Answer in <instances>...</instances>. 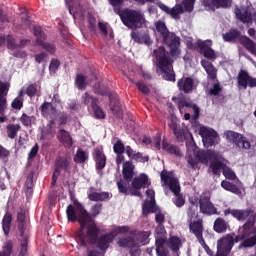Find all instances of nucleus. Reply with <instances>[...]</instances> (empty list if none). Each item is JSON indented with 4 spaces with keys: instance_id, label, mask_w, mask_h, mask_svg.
I'll return each mask as SVG.
<instances>
[{
    "instance_id": "f257e3e1",
    "label": "nucleus",
    "mask_w": 256,
    "mask_h": 256,
    "mask_svg": "<svg viewBox=\"0 0 256 256\" xmlns=\"http://www.w3.org/2000/svg\"><path fill=\"white\" fill-rule=\"evenodd\" d=\"M66 215L68 221L71 223H77V221L79 222L80 228L75 233V240L79 247H87V241L85 240L86 226V234L90 239V245H95L97 243V237H99V227H97L91 213L87 212V209H85L79 200L74 199L73 205L70 204L67 206Z\"/></svg>"
},
{
    "instance_id": "f03ea898",
    "label": "nucleus",
    "mask_w": 256,
    "mask_h": 256,
    "mask_svg": "<svg viewBox=\"0 0 256 256\" xmlns=\"http://www.w3.org/2000/svg\"><path fill=\"white\" fill-rule=\"evenodd\" d=\"M171 175H173V172L162 170L160 173V179L163 185L168 186L170 191L175 195L176 199L174 200V204L176 207H183V205H185V199H183V196L180 194L181 185H179V180Z\"/></svg>"
},
{
    "instance_id": "7ed1b4c3",
    "label": "nucleus",
    "mask_w": 256,
    "mask_h": 256,
    "mask_svg": "<svg viewBox=\"0 0 256 256\" xmlns=\"http://www.w3.org/2000/svg\"><path fill=\"white\" fill-rule=\"evenodd\" d=\"M114 13L119 15L122 23L130 29H139L143 25V14L137 10L115 8Z\"/></svg>"
},
{
    "instance_id": "20e7f679",
    "label": "nucleus",
    "mask_w": 256,
    "mask_h": 256,
    "mask_svg": "<svg viewBox=\"0 0 256 256\" xmlns=\"http://www.w3.org/2000/svg\"><path fill=\"white\" fill-rule=\"evenodd\" d=\"M153 57L156 61V67L159 71H165L173 65V58H171V53L167 52L165 47L160 46L153 51Z\"/></svg>"
},
{
    "instance_id": "39448f33",
    "label": "nucleus",
    "mask_w": 256,
    "mask_h": 256,
    "mask_svg": "<svg viewBox=\"0 0 256 256\" xmlns=\"http://www.w3.org/2000/svg\"><path fill=\"white\" fill-rule=\"evenodd\" d=\"M224 137L228 141V143H232L237 146L239 149H251V142L247 139V137L243 136L232 130H227L224 132Z\"/></svg>"
},
{
    "instance_id": "423d86ee",
    "label": "nucleus",
    "mask_w": 256,
    "mask_h": 256,
    "mask_svg": "<svg viewBox=\"0 0 256 256\" xmlns=\"http://www.w3.org/2000/svg\"><path fill=\"white\" fill-rule=\"evenodd\" d=\"M162 43L170 49L171 57H179L181 55V38L171 32L162 39Z\"/></svg>"
},
{
    "instance_id": "0eeeda50",
    "label": "nucleus",
    "mask_w": 256,
    "mask_h": 256,
    "mask_svg": "<svg viewBox=\"0 0 256 256\" xmlns=\"http://www.w3.org/2000/svg\"><path fill=\"white\" fill-rule=\"evenodd\" d=\"M33 33L36 37V43L39 45V47H42V49H45L50 55H53L55 53V45L51 43H45L47 40V34L43 31V28L41 26H33Z\"/></svg>"
},
{
    "instance_id": "6e6552de",
    "label": "nucleus",
    "mask_w": 256,
    "mask_h": 256,
    "mask_svg": "<svg viewBox=\"0 0 256 256\" xmlns=\"http://www.w3.org/2000/svg\"><path fill=\"white\" fill-rule=\"evenodd\" d=\"M199 135L202 137V141L205 147H213L217 139H219V134L217 131L205 126L200 127Z\"/></svg>"
},
{
    "instance_id": "1a4fd4ad",
    "label": "nucleus",
    "mask_w": 256,
    "mask_h": 256,
    "mask_svg": "<svg viewBox=\"0 0 256 256\" xmlns=\"http://www.w3.org/2000/svg\"><path fill=\"white\" fill-rule=\"evenodd\" d=\"M189 227L190 231L195 235L196 239L199 241L200 245H202L203 249H205V251L209 250V246L203 238V220L190 222Z\"/></svg>"
},
{
    "instance_id": "9d476101",
    "label": "nucleus",
    "mask_w": 256,
    "mask_h": 256,
    "mask_svg": "<svg viewBox=\"0 0 256 256\" xmlns=\"http://www.w3.org/2000/svg\"><path fill=\"white\" fill-rule=\"evenodd\" d=\"M196 159L198 163L209 165V161H217L219 159V153L215 152V150H199L196 151Z\"/></svg>"
},
{
    "instance_id": "9b49d317",
    "label": "nucleus",
    "mask_w": 256,
    "mask_h": 256,
    "mask_svg": "<svg viewBox=\"0 0 256 256\" xmlns=\"http://www.w3.org/2000/svg\"><path fill=\"white\" fill-rule=\"evenodd\" d=\"M200 213L203 215H221L217 212V208L211 202L210 197H203L199 200Z\"/></svg>"
},
{
    "instance_id": "f8f14e48",
    "label": "nucleus",
    "mask_w": 256,
    "mask_h": 256,
    "mask_svg": "<svg viewBox=\"0 0 256 256\" xmlns=\"http://www.w3.org/2000/svg\"><path fill=\"white\" fill-rule=\"evenodd\" d=\"M235 245V240L231 234H227L225 237H222L217 242V251L220 253H231V249Z\"/></svg>"
},
{
    "instance_id": "ddd939ff",
    "label": "nucleus",
    "mask_w": 256,
    "mask_h": 256,
    "mask_svg": "<svg viewBox=\"0 0 256 256\" xmlns=\"http://www.w3.org/2000/svg\"><path fill=\"white\" fill-rule=\"evenodd\" d=\"M238 87L242 89H247V87L253 88L256 87V78L251 77L249 72L245 70H240L238 73Z\"/></svg>"
},
{
    "instance_id": "4468645a",
    "label": "nucleus",
    "mask_w": 256,
    "mask_h": 256,
    "mask_svg": "<svg viewBox=\"0 0 256 256\" xmlns=\"http://www.w3.org/2000/svg\"><path fill=\"white\" fill-rule=\"evenodd\" d=\"M92 155L95 161L96 171H103L107 166V156L105 155V152H103V148H95Z\"/></svg>"
},
{
    "instance_id": "2eb2a0df",
    "label": "nucleus",
    "mask_w": 256,
    "mask_h": 256,
    "mask_svg": "<svg viewBox=\"0 0 256 256\" xmlns=\"http://www.w3.org/2000/svg\"><path fill=\"white\" fill-rule=\"evenodd\" d=\"M11 84L0 80V115H5L7 109V95H9Z\"/></svg>"
},
{
    "instance_id": "dca6fc26",
    "label": "nucleus",
    "mask_w": 256,
    "mask_h": 256,
    "mask_svg": "<svg viewBox=\"0 0 256 256\" xmlns=\"http://www.w3.org/2000/svg\"><path fill=\"white\" fill-rule=\"evenodd\" d=\"M130 37L132 41H134L135 43H139L140 45H153V40H151V36H149V33L145 31H132Z\"/></svg>"
},
{
    "instance_id": "f3484780",
    "label": "nucleus",
    "mask_w": 256,
    "mask_h": 256,
    "mask_svg": "<svg viewBox=\"0 0 256 256\" xmlns=\"http://www.w3.org/2000/svg\"><path fill=\"white\" fill-rule=\"evenodd\" d=\"M251 213H253L252 209L239 210L228 208L224 210L225 217H227V215H232V217L237 219V221H245V219H247Z\"/></svg>"
},
{
    "instance_id": "a211bd4d",
    "label": "nucleus",
    "mask_w": 256,
    "mask_h": 256,
    "mask_svg": "<svg viewBox=\"0 0 256 256\" xmlns=\"http://www.w3.org/2000/svg\"><path fill=\"white\" fill-rule=\"evenodd\" d=\"M233 0H204V7L209 9H230Z\"/></svg>"
},
{
    "instance_id": "6ab92c4d",
    "label": "nucleus",
    "mask_w": 256,
    "mask_h": 256,
    "mask_svg": "<svg viewBox=\"0 0 256 256\" xmlns=\"http://www.w3.org/2000/svg\"><path fill=\"white\" fill-rule=\"evenodd\" d=\"M71 169V159L67 157L59 156L55 160V173L57 175H61V171H64L65 173H69V170Z\"/></svg>"
},
{
    "instance_id": "aec40b11",
    "label": "nucleus",
    "mask_w": 256,
    "mask_h": 256,
    "mask_svg": "<svg viewBox=\"0 0 256 256\" xmlns=\"http://www.w3.org/2000/svg\"><path fill=\"white\" fill-rule=\"evenodd\" d=\"M197 47L200 49V53L206 59H210V61H215L217 59V54H215V50L207 45V42L199 40L197 42Z\"/></svg>"
},
{
    "instance_id": "412c9836",
    "label": "nucleus",
    "mask_w": 256,
    "mask_h": 256,
    "mask_svg": "<svg viewBox=\"0 0 256 256\" xmlns=\"http://www.w3.org/2000/svg\"><path fill=\"white\" fill-rule=\"evenodd\" d=\"M160 9L164 11V13H167V15H170L172 19H181V16L179 15L185 13L183 5L181 4H176L173 8H169L167 5L162 4Z\"/></svg>"
},
{
    "instance_id": "4be33fe9",
    "label": "nucleus",
    "mask_w": 256,
    "mask_h": 256,
    "mask_svg": "<svg viewBox=\"0 0 256 256\" xmlns=\"http://www.w3.org/2000/svg\"><path fill=\"white\" fill-rule=\"evenodd\" d=\"M113 239H115V236L110 234H104L100 237L96 238V247L97 249H100V251H107L109 249V245L113 243Z\"/></svg>"
},
{
    "instance_id": "5701e85b",
    "label": "nucleus",
    "mask_w": 256,
    "mask_h": 256,
    "mask_svg": "<svg viewBox=\"0 0 256 256\" xmlns=\"http://www.w3.org/2000/svg\"><path fill=\"white\" fill-rule=\"evenodd\" d=\"M193 85H195V82L191 77L181 78L177 82V87L179 91L186 94L191 93L193 91Z\"/></svg>"
},
{
    "instance_id": "b1692460",
    "label": "nucleus",
    "mask_w": 256,
    "mask_h": 256,
    "mask_svg": "<svg viewBox=\"0 0 256 256\" xmlns=\"http://www.w3.org/2000/svg\"><path fill=\"white\" fill-rule=\"evenodd\" d=\"M135 165L131 161H125L122 166V175L124 181L131 183L133 176L135 175Z\"/></svg>"
},
{
    "instance_id": "393cba45",
    "label": "nucleus",
    "mask_w": 256,
    "mask_h": 256,
    "mask_svg": "<svg viewBox=\"0 0 256 256\" xmlns=\"http://www.w3.org/2000/svg\"><path fill=\"white\" fill-rule=\"evenodd\" d=\"M57 139L64 147H67L68 149H71L73 147V137H71V134L69 131L65 129H60L57 133Z\"/></svg>"
},
{
    "instance_id": "a878e982",
    "label": "nucleus",
    "mask_w": 256,
    "mask_h": 256,
    "mask_svg": "<svg viewBox=\"0 0 256 256\" xmlns=\"http://www.w3.org/2000/svg\"><path fill=\"white\" fill-rule=\"evenodd\" d=\"M201 65L207 73V79L215 81V79H217V68L213 66V63L208 60H201Z\"/></svg>"
},
{
    "instance_id": "bb28decb",
    "label": "nucleus",
    "mask_w": 256,
    "mask_h": 256,
    "mask_svg": "<svg viewBox=\"0 0 256 256\" xmlns=\"http://www.w3.org/2000/svg\"><path fill=\"white\" fill-rule=\"evenodd\" d=\"M240 44L248 53H251V55H254L256 57V43L251 38L247 36H241L239 40Z\"/></svg>"
},
{
    "instance_id": "cd10ccee",
    "label": "nucleus",
    "mask_w": 256,
    "mask_h": 256,
    "mask_svg": "<svg viewBox=\"0 0 256 256\" xmlns=\"http://www.w3.org/2000/svg\"><path fill=\"white\" fill-rule=\"evenodd\" d=\"M167 245L169 249H171V251L176 254V256H179V250L181 249V247H183V242L181 241V238H179L178 236H170L167 241Z\"/></svg>"
},
{
    "instance_id": "c85d7f7f",
    "label": "nucleus",
    "mask_w": 256,
    "mask_h": 256,
    "mask_svg": "<svg viewBox=\"0 0 256 256\" xmlns=\"http://www.w3.org/2000/svg\"><path fill=\"white\" fill-rule=\"evenodd\" d=\"M169 128L173 131L176 140L179 143H183L185 140V129L175 122L170 123Z\"/></svg>"
},
{
    "instance_id": "c756f323",
    "label": "nucleus",
    "mask_w": 256,
    "mask_h": 256,
    "mask_svg": "<svg viewBox=\"0 0 256 256\" xmlns=\"http://www.w3.org/2000/svg\"><path fill=\"white\" fill-rule=\"evenodd\" d=\"M130 235L136 237V241H138V243H141V245H147L149 243V237H151V231L134 230L130 232Z\"/></svg>"
},
{
    "instance_id": "7c9ffc66",
    "label": "nucleus",
    "mask_w": 256,
    "mask_h": 256,
    "mask_svg": "<svg viewBox=\"0 0 256 256\" xmlns=\"http://www.w3.org/2000/svg\"><path fill=\"white\" fill-rule=\"evenodd\" d=\"M12 223H13V214L7 211L2 219V231L6 237L9 236V233H11Z\"/></svg>"
},
{
    "instance_id": "2f4dec72",
    "label": "nucleus",
    "mask_w": 256,
    "mask_h": 256,
    "mask_svg": "<svg viewBox=\"0 0 256 256\" xmlns=\"http://www.w3.org/2000/svg\"><path fill=\"white\" fill-rule=\"evenodd\" d=\"M229 227V222L222 217L216 218L213 224V230L215 233H227V229H229Z\"/></svg>"
},
{
    "instance_id": "473e14b6",
    "label": "nucleus",
    "mask_w": 256,
    "mask_h": 256,
    "mask_svg": "<svg viewBox=\"0 0 256 256\" xmlns=\"http://www.w3.org/2000/svg\"><path fill=\"white\" fill-rule=\"evenodd\" d=\"M40 111L42 117L47 119L50 115H55V113H57V108L53 106V102H44L40 106Z\"/></svg>"
},
{
    "instance_id": "72a5a7b5",
    "label": "nucleus",
    "mask_w": 256,
    "mask_h": 256,
    "mask_svg": "<svg viewBox=\"0 0 256 256\" xmlns=\"http://www.w3.org/2000/svg\"><path fill=\"white\" fill-rule=\"evenodd\" d=\"M113 195L109 192H92L88 194L89 201L99 202V201H109Z\"/></svg>"
},
{
    "instance_id": "f704fd0d",
    "label": "nucleus",
    "mask_w": 256,
    "mask_h": 256,
    "mask_svg": "<svg viewBox=\"0 0 256 256\" xmlns=\"http://www.w3.org/2000/svg\"><path fill=\"white\" fill-rule=\"evenodd\" d=\"M162 149L167 151L170 155H174L175 157H182L181 149L173 144H170L166 140L162 141Z\"/></svg>"
},
{
    "instance_id": "c9c22d12",
    "label": "nucleus",
    "mask_w": 256,
    "mask_h": 256,
    "mask_svg": "<svg viewBox=\"0 0 256 256\" xmlns=\"http://www.w3.org/2000/svg\"><path fill=\"white\" fill-rule=\"evenodd\" d=\"M110 99V108L116 117H121L123 115V112L121 111V106L119 105V96L116 94L113 98V96H109Z\"/></svg>"
},
{
    "instance_id": "e433bc0d",
    "label": "nucleus",
    "mask_w": 256,
    "mask_h": 256,
    "mask_svg": "<svg viewBox=\"0 0 256 256\" xmlns=\"http://www.w3.org/2000/svg\"><path fill=\"white\" fill-rule=\"evenodd\" d=\"M149 183V177L146 174H140L132 180L133 189H143Z\"/></svg>"
},
{
    "instance_id": "4c0bfd02",
    "label": "nucleus",
    "mask_w": 256,
    "mask_h": 256,
    "mask_svg": "<svg viewBox=\"0 0 256 256\" xmlns=\"http://www.w3.org/2000/svg\"><path fill=\"white\" fill-rule=\"evenodd\" d=\"M150 213H157V206L155 200H146L142 205V214L147 217Z\"/></svg>"
},
{
    "instance_id": "58836bf2",
    "label": "nucleus",
    "mask_w": 256,
    "mask_h": 256,
    "mask_svg": "<svg viewBox=\"0 0 256 256\" xmlns=\"http://www.w3.org/2000/svg\"><path fill=\"white\" fill-rule=\"evenodd\" d=\"M25 93L30 99H33V97H41V86H39L37 82L30 84L27 86Z\"/></svg>"
},
{
    "instance_id": "ea45409f",
    "label": "nucleus",
    "mask_w": 256,
    "mask_h": 256,
    "mask_svg": "<svg viewBox=\"0 0 256 256\" xmlns=\"http://www.w3.org/2000/svg\"><path fill=\"white\" fill-rule=\"evenodd\" d=\"M81 100L83 105H86V107H95L96 103H99V98L91 95L89 92H85L82 96H81Z\"/></svg>"
},
{
    "instance_id": "a19ab883",
    "label": "nucleus",
    "mask_w": 256,
    "mask_h": 256,
    "mask_svg": "<svg viewBox=\"0 0 256 256\" xmlns=\"http://www.w3.org/2000/svg\"><path fill=\"white\" fill-rule=\"evenodd\" d=\"M117 244L120 247H123L124 249H127V248L131 249L133 247H137V242L135 241V238L133 236L120 238Z\"/></svg>"
},
{
    "instance_id": "79ce46f5",
    "label": "nucleus",
    "mask_w": 256,
    "mask_h": 256,
    "mask_svg": "<svg viewBox=\"0 0 256 256\" xmlns=\"http://www.w3.org/2000/svg\"><path fill=\"white\" fill-rule=\"evenodd\" d=\"M73 159H74V163L83 165V163H86V161H89V154L85 150L78 148Z\"/></svg>"
},
{
    "instance_id": "37998d69",
    "label": "nucleus",
    "mask_w": 256,
    "mask_h": 256,
    "mask_svg": "<svg viewBox=\"0 0 256 256\" xmlns=\"http://www.w3.org/2000/svg\"><path fill=\"white\" fill-rule=\"evenodd\" d=\"M222 37L223 40L226 41V43H233V41L241 37V32L237 29H230L229 32L223 34Z\"/></svg>"
},
{
    "instance_id": "c03bdc74",
    "label": "nucleus",
    "mask_w": 256,
    "mask_h": 256,
    "mask_svg": "<svg viewBox=\"0 0 256 256\" xmlns=\"http://www.w3.org/2000/svg\"><path fill=\"white\" fill-rule=\"evenodd\" d=\"M156 31L162 39H165L171 32L167 28L165 22L159 20L155 23Z\"/></svg>"
},
{
    "instance_id": "a18cd8bd",
    "label": "nucleus",
    "mask_w": 256,
    "mask_h": 256,
    "mask_svg": "<svg viewBox=\"0 0 256 256\" xmlns=\"http://www.w3.org/2000/svg\"><path fill=\"white\" fill-rule=\"evenodd\" d=\"M221 187H223L225 191H230V193H234V195H241V189H239V187L234 183L223 180L221 182Z\"/></svg>"
},
{
    "instance_id": "49530a36",
    "label": "nucleus",
    "mask_w": 256,
    "mask_h": 256,
    "mask_svg": "<svg viewBox=\"0 0 256 256\" xmlns=\"http://www.w3.org/2000/svg\"><path fill=\"white\" fill-rule=\"evenodd\" d=\"M75 85L80 91L87 89V78L83 74H78L75 78Z\"/></svg>"
},
{
    "instance_id": "de8ad7c7",
    "label": "nucleus",
    "mask_w": 256,
    "mask_h": 256,
    "mask_svg": "<svg viewBox=\"0 0 256 256\" xmlns=\"http://www.w3.org/2000/svg\"><path fill=\"white\" fill-rule=\"evenodd\" d=\"M20 130H21V125L9 124L7 126V133H8L9 139H15V137H17V133H19Z\"/></svg>"
},
{
    "instance_id": "09e8293b",
    "label": "nucleus",
    "mask_w": 256,
    "mask_h": 256,
    "mask_svg": "<svg viewBox=\"0 0 256 256\" xmlns=\"http://www.w3.org/2000/svg\"><path fill=\"white\" fill-rule=\"evenodd\" d=\"M161 73H163V79L165 81H171L172 83H175L176 79V75H175V71L173 70V65L170 66L168 69H165V71H161Z\"/></svg>"
},
{
    "instance_id": "8fccbe9b",
    "label": "nucleus",
    "mask_w": 256,
    "mask_h": 256,
    "mask_svg": "<svg viewBox=\"0 0 256 256\" xmlns=\"http://www.w3.org/2000/svg\"><path fill=\"white\" fill-rule=\"evenodd\" d=\"M69 13L70 15L75 17V14L83 15V13H85V9L83 8V5H81V3H77L69 6Z\"/></svg>"
},
{
    "instance_id": "3c124183",
    "label": "nucleus",
    "mask_w": 256,
    "mask_h": 256,
    "mask_svg": "<svg viewBox=\"0 0 256 256\" xmlns=\"http://www.w3.org/2000/svg\"><path fill=\"white\" fill-rule=\"evenodd\" d=\"M29 247V237L28 236H24L21 239V243H20V251L18 256H27V249Z\"/></svg>"
},
{
    "instance_id": "603ef678",
    "label": "nucleus",
    "mask_w": 256,
    "mask_h": 256,
    "mask_svg": "<svg viewBox=\"0 0 256 256\" xmlns=\"http://www.w3.org/2000/svg\"><path fill=\"white\" fill-rule=\"evenodd\" d=\"M12 253H13V241L8 240L4 243V245L2 247L1 255L2 256H11Z\"/></svg>"
},
{
    "instance_id": "864d4df0",
    "label": "nucleus",
    "mask_w": 256,
    "mask_h": 256,
    "mask_svg": "<svg viewBox=\"0 0 256 256\" xmlns=\"http://www.w3.org/2000/svg\"><path fill=\"white\" fill-rule=\"evenodd\" d=\"M117 187L119 193H122L123 195H127L129 193V182L126 180L121 179L117 182Z\"/></svg>"
},
{
    "instance_id": "5fc2aeb1",
    "label": "nucleus",
    "mask_w": 256,
    "mask_h": 256,
    "mask_svg": "<svg viewBox=\"0 0 256 256\" xmlns=\"http://www.w3.org/2000/svg\"><path fill=\"white\" fill-rule=\"evenodd\" d=\"M91 109L96 119H105V112L103 111L99 103H96L95 106L91 107Z\"/></svg>"
},
{
    "instance_id": "6e6d98bb",
    "label": "nucleus",
    "mask_w": 256,
    "mask_h": 256,
    "mask_svg": "<svg viewBox=\"0 0 256 256\" xmlns=\"http://www.w3.org/2000/svg\"><path fill=\"white\" fill-rule=\"evenodd\" d=\"M88 29L92 33H95V31H97V18H95L91 13L88 14Z\"/></svg>"
},
{
    "instance_id": "4d7b16f0",
    "label": "nucleus",
    "mask_w": 256,
    "mask_h": 256,
    "mask_svg": "<svg viewBox=\"0 0 256 256\" xmlns=\"http://www.w3.org/2000/svg\"><path fill=\"white\" fill-rule=\"evenodd\" d=\"M113 151L116 154L125 153L126 147L125 144H123V141L121 139H118L115 144L113 145Z\"/></svg>"
},
{
    "instance_id": "13d9d810",
    "label": "nucleus",
    "mask_w": 256,
    "mask_h": 256,
    "mask_svg": "<svg viewBox=\"0 0 256 256\" xmlns=\"http://www.w3.org/2000/svg\"><path fill=\"white\" fill-rule=\"evenodd\" d=\"M7 49H11V51H15V49H19V44L15 43V38L11 35L6 36Z\"/></svg>"
},
{
    "instance_id": "bf43d9fd",
    "label": "nucleus",
    "mask_w": 256,
    "mask_h": 256,
    "mask_svg": "<svg viewBox=\"0 0 256 256\" xmlns=\"http://www.w3.org/2000/svg\"><path fill=\"white\" fill-rule=\"evenodd\" d=\"M137 89L143 93V95H149L151 93V90L149 89V86L145 84L143 81H138L135 83Z\"/></svg>"
},
{
    "instance_id": "052dcab7",
    "label": "nucleus",
    "mask_w": 256,
    "mask_h": 256,
    "mask_svg": "<svg viewBox=\"0 0 256 256\" xmlns=\"http://www.w3.org/2000/svg\"><path fill=\"white\" fill-rule=\"evenodd\" d=\"M23 103H24L23 98L16 97L11 102V107H12V109H15L16 111H21V109H23Z\"/></svg>"
},
{
    "instance_id": "680f3d73",
    "label": "nucleus",
    "mask_w": 256,
    "mask_h": 256,
    "mask_svg": "<svg viewBox=\"0 0 256 256\" xmlns=\"http://www.w3.org/2000/svg\"><path fill=\"white\" fill-rule=\"evenodd\" d=\"M223 175L226 179H230V181L237 179V175H235V172L229 167L223 168Z\"/></svg>"
},
{
    "instance_id": "e2e57ef3",
    "label": "nucleus",
    "mask_w": 256,
    "mask_h": 256,
    "mask_svg": "<svg viewBox=\"0 0 256 256\" xmlns=\"http://www.w3.org/2000/svg\"><path fill=\"white\" fill-rule=\"evenodd\" d=\"M20 121L24 127H31L33 125V120L31 116L27 115L26 113H23L20 117Z\"/></svg>"
},
{
    "instance_id": "0e129e2a",
    "label": "nucleus",
    "mask_w": 256,
    "mask_h": 256,
    "mask_svg": "<svg viewBox=\"0 0 256 256\" xmlns=\"http://www.w3.org/2000/svg\"><path fill=\"white\" fill-rule=\"evenodd\" d=\"M125 233H129V226H118L111 234L116 237V235H125Z\"/></svg>"
},
{
    "instance_id": "69168bd1",
    "label": "nucleus",
    "mask_w": 256,
    "mask_h": 256,
    "mask_svg": "<svg viewBox=\"0 0 256 256\" xmlns=\"http://www.w3.org/2000/svg\"><path fill=\"white\" fill-rule=\"evenodd\" d=\"M223 167V163L221 161L212 162L210 164V169L212 170L213 175H219V171Z\"/></svg>"
},
{
    "instance_id": "338daca9",
    "label": "nucleus",
    "mask_w": 256,
    "mask_h": 256,
    "mask_svg": "<svg viewBox=\"0 0 256 256\" xmlns=\"http://www.w3.org/2000/svg\"><path fill=\"white\" fill-rule=\"evenodd\" d=\"M101 209H103V204L101 203H96L91 207V217L93 219V217H97V215H99V213H101Z\"/></svg>"
},
{
    "instance_id": "774afa93",
    "label": "nucleus",
    "mask_w": 256,
    "mask_h": 256,
    "mask_svg": "<svg viewBox=\"0 0 256 256\" xmlns=\"http://www.w3.org/2000/svg\"><path fill=\"white\" fill-rule=\"evenodd\" d=\"M221 91H223L221 84L215 83L213 87L209 90V95H213L214 97H217L221 93Z\"/></svg>"
}]
</instances>
